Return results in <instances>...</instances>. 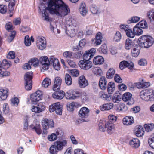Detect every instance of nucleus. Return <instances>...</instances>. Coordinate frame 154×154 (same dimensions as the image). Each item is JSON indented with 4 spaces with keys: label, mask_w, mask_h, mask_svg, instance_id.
Listing matches in <instances>:
<instances>
[{
    "label": "nucleus",
    "mask_w": 154,
    "mask_h": 154,
    "mask_svg": "<svg viewBox=\"0 0 154 154\" xmlns=\"http://www.w3.org/2000/svg\"><path fill=\"white\" fill-rule=\"evenodd\" d=\"M49 12L51 14H55L59 17H63L69 14L70 9L68 6L62 0H49L48 3L47 7L43 10V17L44 20H49Z\"/></svg>",
    "instance_id": "obj_1"
},
{
    "label": "nucleus",
    "mask_w": 154,
    "mask_h": 154,
    "mask_svg": "<svg viewBox=\"0 0 154 154\" xmlns=\"http://www.w3.org/2000/svg\"><path fill=\"white\" fill-rule=\"evenodd\" d=\"M66 96L67 98L71 99V100L79 98H81L83 102L88 100L86 93L78 89L69 90Z\"/></svg>",
    "instance_id": "obj_2"
},
{
    "label": "nucleus",
    "mask_w": 154,
    "mask_h": 154,
    "mask_svg": "<svg viewBox=\"0 0 154 154\" xmlns=\"http://www.w3.org/2000/svg\"><path fill=\"white\" fill-rule=\"evenodd\" d=\"M137 42L141 47L148 48L153 44L154 39L150 35H143L139 37Z\"/></svg>",
    "instance_id": "obj_3"
},
{
    "label": "nucleus",
    "mask_w": 154,
    "mask_h": 154,
    "mask_svg": "<svg viewBox=\"0 0 154 154\" xmlns=\"http://www.w3.org/2000/svg\"><path fill=\"white\" fill-rule=\"evenodd\" d=\"M140 97L146 101H154V90L149 89L142 91L140 93Z\"/></svg>",
    "instance_id": "obj_4"
},
{
    "label": "nucleus",
    "mask_w": 154,
    "mask_h": 154,
    "mask_svg": "<svg viewBox=\"0 0 154 154\" xmlns=\"http://www.w3.org/2000/svg\"><path fill=\"white\" fill-rule=\"evenodd\" d=\"M11 65V63L9 62L6 59H4L2 63L0 62V77H3L8 76L10 72L6 70Z\"/></svg>",
    "instance_id": "obj_5"
},
{
    "label": "nucleus",
    "mask_w": 154,
    "mask_h": 154,
    "mask_svg": "<svg viewBox=\"0 0 154 154\" xmlns=\"http://www.w3.org/2000/svg\"><path fill=\"white\" fill-rule=\"evenodd\" d=\"M33 73L32 72H26L24 76L25 87L27 90H30L32 88Z\"/></svg>",
    "instance_id": "obj_6"
},
{
    "label": "nucleus",
    "mask_w": 154,
    "mask_h": 154,
    "mask_svg": "<svg viewBox=\"0 0 154 154\" xmlns=\"http://www.w3.org/2000/svg\"><path fill=\"white\" fill-rule=\"evenodd\" d=\"M90 110L88 108L83 107L81 108L79 112V115L82 119H79L77 122L79 123L88 121V119L85 120L83 118L88 117L89 115Z\"/></svg>",
    "instance_id": "obj_7"
},
{
    "label": "nucleus",
    "mask_w": 154,
    "mask_h": 154,
    "mask_svg": "<svg viewBox=\"0 0 154 154\" xmlns=\"http://www.w3.org/2000/svg\"><path fill=\"white\" fill-rule=\"evenodd\" d=\"M42 125L43 128V133L46 134L47 133V130L49 128H52L54 127V122L52 119H48L44 118L42 122Z\"/></svg>",
    "instance_id": "obj_8"
},
{
    "label": "nucleus",
    "mask_w": 154,
    "mask_h": 154,
    "mask_svg": "<svg viewBox=\"0 0 154 154\" xmlns=\"http://www.w3.org/2000/svg\"><path fill=\"white\" fill-rule=\"evenodd\" d=\"M49 110L51 112L55 111L58 115H61L62 112V106L60 102H57L50 105Z\"/></svg>",
    "instance_id": "obj_9"
},
{
    "label": "nucleus",
    "mask_w": 154,
    "mask_h": 154,
    "mask_svg": "<svg viewBox=\"0 0 154 154\" xmlns=\"http://www.w3.org/2000/svg\"><path fill=\"white\" fill-rule=\"evenodd\" d=\"M42 92L40 90L37 91L35 92L30 95V99L32 104H34L41 100L42 98Z\"/></svg>",
    "instance_id": "obj_10"
},
{
    "label": "nucleus",
    "mask_w": 154,
    "mask_h": 154,
    "mask_svg": "<svg viewBox=\"0 0 154 154\" xmlns=\"http://www.w3.org/2000/svg\"><path fill=\"white\" fill-rule=\"evenodd\" d=\"M69 90L65 94L63 90H60L59 91H55L53 94V97L55 99L58 100H61L65 96L66 98L68 100H71V99L67 98L66 97V94Z\"/></svg>",
    "instance_id": "obj_11"
},
{
    "label": "nucleus",
    "mask_w": 154,
    "mask_h": 154,
    "mask_svg": "<svg viewBox=\"0 0 154 154\" xmlns=\"http://www.w3.org/2000/svg\"><path fill=\"white\" fill-rule=\"evenodd\" d=\"M79 66L84 70H88L92 66V63L91 61L86 60H81L79 63Z\"/></svg>",
    "instance_id": "obj_12"
},
{
    "label": "nucleus",
    "mask_w": 154,
    "mask_h": 154,
    "mask_svg": "<svg viewBox=\"0 0 154 154\" xmlns=\"http://www.w3.org/2000/svg\"><path fill=\"white\" fill-rule=\"evenodd\" d=\"M45 109V103L43 102H40L36 106H33L31 109V111L35 113H39L44 111Z\"/></svg>",
    "instance_id": "obj_13"
},
{
    "label": "nucleus",
    "mask_w": 154,
    "mask_h": 154,
    "mask_svg": "<svg viewBox=\"0 0 154 154\" xmlns=\"http://www.w3.org/2000/svg\"><path fill=\"white\" fill-rule=\"evenodd\" d=\"M120 27L122 31L125 32L126 35L128 37L132 38L134 37L133 32L128 25H121L120 26Z\"/></svg>",
    "instance_id": "obj_14"
},
{
    "label": "nucleus",
    "mask_w": 154,
    "mask_h": 154,
    "mask_svg": "<svg viewBox=\"0 0 154 154\" xmlns=\"http://www.w3.org/2000/svg\"><path fill=\"white\" fill-rule=\"evenodd\" d=\"M122 99L123 101L127 102V104L131 105L134 103L133 99L132 98V94L130 93H125L122 96Z\"/></svg>",
    "instance_id": "obj_15"
},
{
    "label": "nucleus",
    "mask_w": 154,
    "mask_h": 154,
    "mask_svg": "<svg viewBox=\"0 0 154 154\" xmlns=\"http://www.w3.org/2000/svg\"><path fill=\"white\" fill-rule=\"evenodd\" d=\"M96 52V50L94 48L91 49L90 50L86 51L85 53L83 56V60H89L94 56Z\"/></svg>",
    "instance_id": "obj_16"
},
{
    "label": "nucleus",
    "mask_w": 154,
    "mask_h": 154,
    "mask_svg": "<svg viewBox=\"0 0 154 154\" xmlns=\"http://www.w3.org/2000/svg\"><path fill=\"white\" fill-rule=\"evenodd\" d=\"M50 63L52 64L54 69L57 70H58L60 68V65L58 59L51 56L50 58Z\"/></svg>",
    "instance_id": "obj_17"
},
{
    "label": "nucleus",
    "mask_w": 154,
    "mask_h": 154,
    "mask_svg": "<svg viewBox=\"0 0 154 154\" xmlns=\"http://www.w3.org/2000/svg\"><path fill=\"white\" fill-rule=\"evenodd\" d=\"M78 83L79 87L84 88L88 85V83L84 75L80 76L79 78Z\"/></svg>",
    "instance_id": "obj_18"
},
{
    "label": "nucleus",
    "mask_w": 154,
    "mask_h": 154,
    "mask_svg": "<svg viewBox=\"0 0 154 154\" xmlns=\"http://www.w3.org/2000/svg\"><path fill=\"white\" fill-rule=\"evenodd\" d=\"M106 129L107 128V131L109 134L113 133L115 130L114 124L112 123H110L109 121H107L105 124Z\"/></svg>",
    "instance_id": "obj_19"
},
{
    "label": "nucleus",
    "mask_w": 154,
    "mask_h": 154,
    "mask_svg": "<svg viewBox=\"0 0 154 154\" xmlns=\"http://www.w3.org/2000/svg\"><path fill=\"white\" fill-rule=\"evenodd\" d=\"M106 84L107 81L105 77H101L99 82V85L100 88L103 90H105L107 88Z\"/></svg>",
    "instance_id": "obj_20"
},
{
    "label": "nucleus",
    "mask_w": 154,
    "mask_h": 154,
    "mask_svg": "<svg viewBox=\"0 0 154 154\" xmlns=\"http://www.w3.org/2000/svg\"><path fill=\"white\" fill-rule=\"evenodd\" d=\"M129 144L132 148H137L140 146V141L137 138H133L129 141Z\"/></svg>",
    "instance_id": "obj_21"
},
{
    "label": "nucleus",
    "mask_w": 154,
    "mask_h": 154,
    "mask_svg": "<svg viewBox=\"0 0 154 154\" xmlns=\"http://www.w3.org/2000/svg\"><path fill=\"white\" fill-rule=\"evenodd\" d=\"M134 122L133 117L131 116H127L123 119V122L124 124L128 125H131Z\"/></svg>",
    "instance_id": "obj_22"
},
{
    "label": "nucleus",
    "mask_w": 154,
    "mask_h": 154,
    "mask_svg": "<svg viewBox=\"0 0 154 154\" xmlns=\"http://www.w3.org/2000/svg\"><path fill=\"white\" fill-rule=\"evenodd\" d=\"M8 96V91L2 88H0V101L6 100Z\"/></svg>",
    "instance_id": "obj_23"
},
{
    "label": "nucleus",
    "mask_w": 154,
    "mask_h": 154,
    "mask_svg": "<svg viewBox=\"0 0 154 154\" xmlns=\"http://www.w3.org/2000/svg\"><path fill=\"white\" fill-rule=\"evenodd\" d=\"M140 47L139 45H136L134 46L133 49L132 50L131 53L132 56L136 57H137L139 54Z\"/></svg>",
    "instance_id": "obj_24"
},
{
    "label": "nucleus",
    "mask_w": 154,
    "mask_h": 154,
    "mask_svg": "<svg viewBox=\"0 0 154 154\" xmlns=\"http://www.w3.org/2000/svg\"><path fill=\"white\" fill-rule=\"evenodd\" d=\"M114 104L112 103L104 104L100 107V109L102 111L108 110L113 108Z\"/></svg>",
    "instance_id": "obj_25"
},
{
    "label": "nucleus",
    "mask_w": 154,
    "mask_h": 154,
    "mask_svg": "<svg viewBox=\"0 0 154 154\" xmlns=\"http://www.w3.org/2000/svg\"><path fill=\"white\" fill-rule=\"evenodd\" d=\"M66 144V141L65 140H63V141H57L55 143L54 145L59 150H60Z\"/></svg>",
    "instance_id": "obj_26"
},
{
    "label": "nucleus",
    "mask_w": 154,
    "mask_h": 154,
    "mask_svg": "<svg viewBox=\"0 0 154 154\" xmlns=\"http://www.w3.org/2000/svg\"><path fill=\"white\" fill-rule=\"evenodd\" d=\"M122 96L121 94L118 92L115 93L112 97V101L114 103H119L121 100Z\"/></svg>",
    "instance_id": "obj_27"
},
{
    "label": "nucleus",
    "mask_w": 154,
    "mask_h": 154,
    "mask_svg": "<svg viewBox=\"0 0 154 154\" xmlns=\"http://www.w3.org/2000/svg\"><path fill=\"white\" fill-rule=\"evenodd\" d=\"M115 88V83L113 82H109L107 85V91L109 94H112L114 91Z\"/></svg>",
    "instance_id": "obj_28"
},
{
    "label": "nucleus",
    "mask_w": 154,
    "mask_h": 154,
    "mask_svg": "<svg viewBox=\"0 0 154 154\" xmlns=\"http://www.w3.org/2000/svg\"><path fill=\"white\" fill-rule=\"evenodd\" d=\"M78 106H80L81 105L79 104L78 103L72 102L67 105V109L70 112H72L74 110V108L78 107Z\"/></svg>",
    "instance_id": "obj_29"
},
{
    "label": "nucleus",
    "mask_w": 154,
    "mask_h": 154,
    "mask_svg": "<svg viewBox=\"0 0 154 154\" xmlns=\"http://www.w3.org/2000/svg\"><path fill=\"white\" fill-rule=\"evenodd\" d=\"M134 43L132 40L129 38L127 39L125 42V48L127 50L130 49L134 46Z\"/></svg>",
    "instance_id": "obj_30"
},
{
    "label": "nucleus",
    "mask_w": 154,
    "mask_h": 154,
    "mask_svg": "<svg viewBox=\"0 0 154 154\" xmlns=\"http://www.w3.org/2000/svg\"><path fill=\"white\" fill-rule=\"evenodd\" d=\"M98 96L99 97L103 100L107 101H110L111 99L110 95L106 94L104 92L101 91L98 94Z\"/></svg>",
    "instance_id": "obj_31"
},
{
    "label": "nucleus",
    "mask_w": 154,
    "mask_h": 154,
    "mask_svg": "<svg viewBox=\"0 0 154 154\" xmlns=\"http://www.w3.org/2000/svg\"><path fill=\"white\" fill-rule=\"evenodd\" d=\"M116 109L117 112L125 111L127 110V108L124 104L120 103L116 105Z\"/></svg>",
    "instance_id": "obj_32"
},
{
    "label": "nucleus",
    "mask_w": 154,
    "mask_h": 154,
    "mask_svg": "<svg viewBox=\"0 0 154 154\" xmlns=\"http://www.w3.org/2000/svg\"><path fill=\"white\" fill-rule=\"evenodd\" d=\"M86 5L84 2L81 3L79 11L81 14L83 16H85L87 12Z\"/></svg>",
    "instance_id": "obj_33"
},
{
    "label": "nucleus",
    "mask_w": 154,
    "mask_h": 154,
    "mask_svg": "<svg viewBox=\"0 0 154 154\" xmlns=\"http://www.w3.org/2000/svg\"><path fill=\"white\" fill-rule=\"evenodd\" d=\"M143 127L139 125L136 129L135 134L138 137H140L143 136L144 134V131L142 130Z\"/></svg>",
    "instance_id": "obj_34"
},
{
    "label": "nucleus",
    "mask_w": 154,
    "mask_h": 154,
    "mask_svg": "<svg viewBox=\"0 0 154 154\" xmlns=\"http://www.w3.org/2000/svg\"><path fill=\"white\" fill-rule=\"evenodd\" d=\"M137 25H136V26L134 28L133 32V33H134V36L135 35H140L142 34L143 31L138 26H137Z\"/></svg>",
    "instance_id": "obj_35"
},
{
    "label": "nucleus",
    "mask_w": 154,
    "mask_h": 154,
    "mask_svg": "<svg viewBox=\"0 0 154 154\" xmlns=\"http://www.w3.org/2000/svg\"><path fill=\"white\" fill-rule=\"evenodd\" d=\"M31 128L33 130L35 131L36 133L38 135H40L42 133V130L40 128V124L36 125L35 126L31 125Z\"/></svg>",
    "instance_id": "obj_36"
},
{
    "label": "nucleus",
    "mask_w": 154,
    "mask_h": 154,
    "mask_svg": "<svg viewBox=\"0 0 154 154\" xmlns=\"http://www.w3.org/2000/svg\"><path fill=\"white\" fill-rule=\"evenodd\" d=\"M106 122L104 120H100L98 124L99 129L100 131L104 132L106 130V127H105Z\"/></svg>",
    "instance_id": "obj_37"
},
{
    "label": "nucleus",
    "mask_w": 154,
    "mask_h": 154,
    "mask_svg": "<svg viewBox=\"0 0 154 154\" xmlns=\"http://www.w3.org/2000/svg\"><path fill=\"white\" fill-rule=\"evenodd\" d=\"M115 71L114 69L112 68H110L106 73V78L110 79L112 78L115 74Z\"/></svg>",
    "instance_id": "obj_38"
},
{
    "label": "nucleus",
    "mask_w": 154,
    "mask_h": 154,
    "mask_svg": "<svg viewBox=\"0 0 154 154\" xmlns=\"http://www.w3.org/2000/svg\"><path fill=\"white\" fill-rule=\"evenodd\" d=\"M65 82L67 85H70L72 83V80L71 76L68 74H66L65 76Z\"/></svg>",
    "instance_id": "obj_39"
},
{
    "label": "nucleus",
    "mask_w": 154,
    "mask_h": 154,
    "mask_svg": "<svg viewBox=\"0 0 154 154\" xmlns=\"http://www.w3.org/2000/svg\"><path fill=\"white\" fill-rule=\"evenodd\" d=\"M51 79L48 78H46L43 80L42 83V85L44 88H47L51 85Z\"/></svg>",
    "instance_id": "obj_40"
},
{
    "label": "nucleus",
    "mask_w": 154,
    "mask_h": 154,
    "mask_svg": "<svg viewBox=\"0 0 154 154\" xmlns=\"http://www.w3.org/2000/svg\"><path fill=\"white\" fill-rule=\"evenodd\" d=\"M56 133V134L53 133L50 135H48V140L51 141L56 140L57 138V135H58L59 134V132H58L57 131Z\"/></svg>",
    "instance_id": "obj_41"
},
{
    "label": "nucleus",
    "mask_w": 154,
    "mask_h": 154,
    "mask_svg": "<svg viewBox=\"0 0 154 154\" xmlns=\"http://www.w3.org/2000/svg\"><path fill=\"white\" fill-rule=\"evenodd\" d=\"M98 50L100 52L103 53L105 54H107V46L105 44H103L99 48Z\"/></svg>",
    "instance_id": "obj_42"
},
{
    "label": "nucleus",
    "mask_w": 154,
    "mask_h": 154,
    "mask_svg": "<svg viewBox=\"0 0 154 154\" xmlns=\"http://www.w3.org/2000/svg\"><path fill=\"white\" fill-rule=\"evenodd\" d=\"M85 44V40L84 39H82L79 42L78 45H77L76 48H73V49L74 51L79 50V47L82 48Z\"/></svg>",
    "instance_id": "obj_43"
},
{
    "label": "nucleus",
    "mask_w": 154,
    "mask_h": 154,
    "mask_svg": "<svg viewBox=\"0 0 154 154\" xmlns=\"http://www.w3.org/2000/svg\"><path fill=\"white\" fill-rule=\"evenodd\" d=\"M140 18L139 17L137 16H133L128 20L127 22L128 23H135L139 21Z\"/></svg>",
    "instance_id": "obj_44"
},
{
    "label": "nucleus",
    "mask_w": 154,
    "mask_h": 154,
    "mask_svg": "<svg viewBox=\"0 0 154 154\" xmlns=\"http://www.w3.org/2000/svg\"><path fill=\"white\" fill-rule=\"evenodd\" d=\"M145 130L147 132L152 131L154 128V124L153 123L146 124L144 125Z\"/></svg>",
    "instance_id": "obj_45"
},
{
    "label": "nucleus",
    "mask_w": 154,
    "mask_h": 154,
    "mask_svg": "<svg viewBox=\"0 0 154 154\" xmlns=\"http://www.w3.org/2000/svg\"><path fill=\"white\" fill-rule=\"evenodd\" d=\"M39 60L37 58L31 59L29 61V63H30L31 65H33L35 67H36L39 65Z\"/></svg>",
    "instance_id": "obj_46"
},
{
    "label": "nucleus",
    "mask_w": 154,
    "mask_h": 154,
    "mask_svg": "<svg viewBox=\"0 0 154 154\" xmlns=\"http://www.w3.org/2000/svg\"><path fill=\"white\" fill-rule=\"evenodd\" d=\"M58 150V149L54 145H52L50 147L49 149V151L51 154H57Z\"/></svg>",
    "instance_id": "obj_47"
},
{
    "label": "nucleus",
    "mask_w": 154,
    "mask_h": 154,
    "mask_svg": "<svg viewBox=\"0 0 154 154\" xmlns=\"http://www.w3.org/2000/svg\"><path fill=\"white\" fill-rule=\"evenodd\" d=\"M66 33L68 36L71 37H74L75 34V29H74L66 30Z\"/></svg>",
    "instance_id": "obj_48"
},
{
    "label": "nucleus",
    "mask_w": 154,
    "mask_h": 154,
    "mask_svg": "<svg viewBox=\"0 0 154 154\" xmlns=\"http://www.w3.org/2000/svg\"><path fill=\"white\" fill-rule=\"evenodd\" d=\"M103 37L102 34L100 32L97 33V45L101 44L102 42Z\"/></svg>",
    "instance_id": "obj_49"
},
{
    "label": "nucleus",
    "mask_w": 154,
    "mask_h": 154,
    "mask_svg": "<svg viewBox=\"0 0 154 154\" xmlns=\"http://www.w3.org/2000/svg\"><path fill=\"white\" fill-rule=\"evenodd\" d=\"M147 16L151 21H153L154 24V9H152L148 13Z\"/></svg>",
    "instance_id": "obj_50"
},
{
    "label": "nucleus",
    "mask_w": 154,
    "mask_h": 154,
    "mask_svg": "<svg viewBox=\"0 0 154 154\" xmlns=\"http://www.w3.org/2000/svg\"><path fill=\"white\" fill-rule=\"evenodd\" d=\"M43 43L46 44L45 38L43 37H38L37 38L36 44H41Z\"/></svg>",
    "instance_id": "obj_51"
},
{
    "label": "nucleus",
    "mask_w": 154,
    "mask_h": 154,
    "mask_svg": "<svg viewBox=\"0 0 154 154\" xmlns=\"http://www.w3.org/2000/svg\"><path fill=\"white\" fill-rule=\"evenodd\" d=\"M5 27L6 30L8 32H10L14 29L12 23L10 22L6 24Z\"/></svg>",
    "instance_id": "obj_52"
},
{
    "label": "nucleus",
    "mask_w": 154,
    "mask_h": 154,
    "mask_svg": "<svg viewBox=\"0 0 154 154\" xmlns=\"http://www.w3.org/2000/svg\"><path fill=\"white\" fill-rule=\"evenodd\" d=\"M73 53L71 51H66L65 52L63 55L65 57L67 58H73Z\"/></svg>",
    "instance_id": "obj_53"
},
{
    "label": "nucleus",
    "mask_w": 154,
    "mask_h": 154,
    "mask_svg": "<svg viewBox=\"0 0 154 154\" xmlns=\"http://www.w3.org/2000/svg\"><path fill=\"white\" fill-rule=\"evenodd\" d=\"M40 61L41 64L50 63V61L49 60L48 58L46 56L41 57L40 58Z\"/></svg>",
    "instance_id": "obj_54"
},
{
    "label": "nucleus",
    "mask_w": 154,
    "mask_h": 154,
    "mask_svg": "<svg viewBox=\"0 0 154 154\" xmlns=\"http://www.w3.org/2000/svg\"><path fill=\"white\" fill-rule=\"evenodd\" d=\"M3 111L5 114L8 113L9 112V108L8 104L5 103L3 105Z\"/></svg>",
    "instance_id": "obj_55"
},
{
    "label": "nucleus",
    "mask_w": 154,
    "mask_h": 154,
    "mask_svg": "<svg viewBox=\"0 0 154 154\" xmlns=\"http://www.w3.org/2000/svg\"><path fill=\"white\" fill-rule=\"evenodd\" d=\"M104 61V58L101 56H97V65L103 64Z\"/></svg>",
    "instance_id": "obj_56"
},
{
    "label": "nucleus",
    "mask_w": 154,
    "mask_h": 154,
    "mask_svg": "<svg viewBox=\"0 0 154 154\" xmlns=\"http://www.w3.org/2000/svg\"><path fill=\"white\" fill-rule=\"evenodd\" d=\"M117 119V116L113 115H110L108 116V119L110 123L115 122Z\"/></svg>",
    "instance_id": "obj_57"
},
{
    "label": "nucleus",
    "mask_w": 154,
    "mask_h": 154,
    "mask_svg": "<svg viewBox=\"0 0 154 154\" xmlns=\"http://www.w3.org/2000/svg\"><path fill=\"white\" fill-rule=\"evenodd\" d=\"M24 43L25 45L27 46H29L31 45V41L28 35H26L25 36Z\"/></svg>",
    "instance_id": "obj_58"
},
{
    "label": "nucleus",
    "mask_w": 154,
    "mask_h": 154,
    "mask_svg": "<svg viewBox=\"0 0 154 154\" xmlns=\"http://www.w3.org/2000/svg\"><path fill=\"white\" fill-rule=\"evenodd\" d=\"M121 38V35L119 32H117L114 39L115 41L116 42H118L119 41Z\"/></svg>",
    "instance_id": "obj_59"
},
{
    "label": "nucleus",
    "mask_w": 154,
    "mask_h": 154,
    "mask_svg": "<svg viewBox=\"0 0 154 154\" xmlns=\"http://www.w3.org/2000/svg\"><path fill=\"white\" fill-rule=\"evenodd\" d=\"M114 79L115 82L118 83H121L122 82V78L118 74H115Z\"/></svg>",
    "instance_id": "obj_60"
},
{
    "label": "nucleus",
    "mask_w": 154,
    "mask_h": 154,
    "mask_svg": "<svg viewBox=\"0 0 154 154\" xmlns=\"http://www.w3.org/2000/svg\"><path fill=\"white\" fill-rule=\"evenodd\" d=\"M82 54L83 53H82L81 51L76 52L74 53H73V58H75L76 59H79L82 57Z\"/></svg>",
    "instance_id": "obj_61"
},
{
    "label": "nucleus",
    "mask_w": 154,
    "mask_h": 154,
    "mask_svg": "<svg viewBox=\"0 0 154 154\" xmlns=\"http://www.w3.org/2000/svg\"><path fill=\"white\" fill-rule=\"evenodd\" d=\"M140 25V27L143 29H146L147 28V24L145 21H141L138 24Z\"/></svg>",
    "instance_id": "obj_62"
},
{
    "label": "nucleus",
    "mask_w": 154,
    "mask_h": 154,
    "mask_svg": "<svg viewBox=\"0 0 154 154\" xmlns=\"http://www.w3.org/2000/svg\"><path fill=\"white\" fill-rule=\"evenodd\" d=\"M7 10V7L6 5H0V13L2 14H5Z\"/></svg>",
    "instance_id": "obj_63"
},
{
    "label": "nucleus",
    "mask_w": 154,
    "mask_h": 154,
    "mask_svg": "<svg viewBox=\"0 0 154 154\" xmlns=\"http://www.w3.org/2000/svg\"><path fill=\"white\" fill-rule=\"evenodd\" d=\"M148 143L150 146L154 149V135L152 138L149 139Z\"/></svg>",
    "instance_id": "obj_64"
}]
</instances>
